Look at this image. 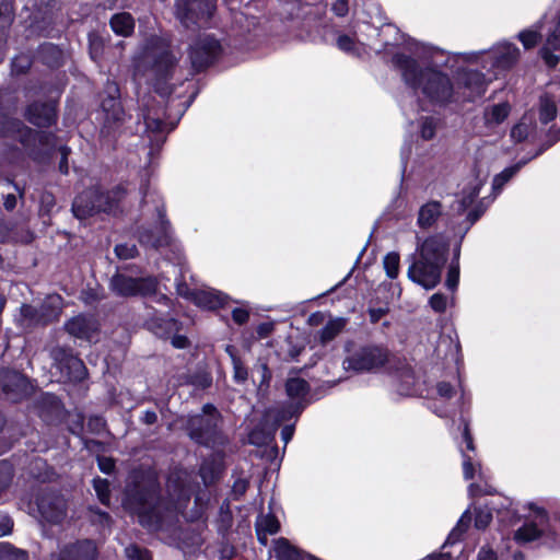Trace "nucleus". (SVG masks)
I'll use <instances>...</instances> for the list:
<instances>
[{
	"instance_id": "nucleus-37",
	"label": "nucleus",
	"mask_w": 560,
	"mask_h": 560,
	"mask_svg": "<svg viewBox=\"0 0 560 560\" xmlns=\"http://www.w3.org/2000/svg\"><path fill=\"white\" fill-rule=\"evenodd\" d=\"M228 352L230 353L231 355V359H232V363H233V370H234V374H233V377L235 380V382L237 383H244L246 380H247V376H248V373H247V369L244 366L243 362L241 361L240 358H237L231 350L230 347H228Z\"/></svg>"
},
{
	"instance_id": "nucleus-20",
	"label": "nucleus",
	"mask_w": 560,
	"mask_h": 560,
	"mask_svg": "<svg viewBox=\"0 0 560 560\" xmlns=\"http://www.w3.org/2000/svg\"><path fill=\"white\" fill-rule=\"evenodd\" d=\"M534 520L526 522L520 527L515 534L514 539L520 544L530 542L540 537L547 526V514L542 509L535 508Z\"/></svg>"
},
{
	"instance_id": "nucleus-47",
	"label": "nucleus",
	"mask_w": 560,
	"mask_h": 560,
	"mask_svg": "<svg viewBox=\"0 0 560 560\" xmlns=\"http://www.w3.org/2000/svg\"><path fill=\"white\" fill-rule=\"evenodd\" d=\"M13 556L16 560H26V553L24 551L14 552L9 545L0 547V560H10Z\"/></svg>"
},
{
	"instance_id": "nucleus-31",
	"label": "nucleus",
	"mask_w": 560,
	"mask_h": 560,
	"mask_svg": "<svg viewBox=\"0 0 560 560\" xmlns=\"http://www.w3.org/2000/svg\"><path fill=\"white\" fill-rule=\"evenodd\" d=\"M345 327V320L341 318L330 319L320 330V341L323 343L332 340Z\"/></svg>"
},
{
	"instance_id": "nucleus-16",
	"label": "nucleus",
	"mask_w": 560,
	"mask_h": 560,
	"mask_svg": "<svg viewBox=\"0 0 560 560\" xmlns=\"http://www.w3.org/2000/svg\"><path fill=\"white\" fill-rule=\"evenodd\" d=\"M156 212L159 225L154 228V231H141L138 236L140 244L152 248L164 247L170 245L172 242V236L170 233V223L165 219V210L164 205L162 202L156 205Z\"/></svg>"
},
{
	"instance_id": "nucleus-55",
	"label": "nucleus",
	"mask_w": 560,
	"mask_h": 560,
	"mask_svg": "<svg viewBox=\"0 0 560 560\" xmlns=\"http://www.w3.org/2000/svg\"><path fill=\"white\" fill-rule=\"evenodd\" d=\"M348 1L347 0H337L334 4H332V11L338 15V16H345L347 13H348Z\"/></svg>"
},
{
	"instance_id": "nucleus-35",
	"label": "nucleus",
	"mask_w": 560,
	"mask_h": 560,
	"mask_svg": "<svg viewBox=\"0 0 560 560\" xmlns=\"http://www.w3.org/2000/svg\"><path fill=\"white\" fill-rule=\"evenodd\" d=\"M541 28V23L535 26V28H528L520 32L518 39L522 42L523 46L526 49L533 48L540 37L539 31Z\"/></svg>"
},
{
	"instance_id": "nucleus-25",
	"label": "nucleus",
	"mask_w": 560,
	"mask_h": 560,
	"mask_svg": "<svg viewBox=\"0 0 560 560\" xmlns=\"http://www.w3.org/2000/svg\"><path fill=\"white\" fill-rule=\"evenodd\" d=\"M228 296L223 293L207 289V290H198L194 294L192 302L203 308L215 310L225 304Z\"/></svg>"
},
{
	"instance_id": "nucleus-53",
	"label": "nucleus",
	"mask_w": 560,
	"mask_h": 560,
	"mask_svg": "<svg viewBox=\"0 0 560 560\" xmlns=\"http://www.w3.org/2000/svg\"><path fill=\"white\" fill-rule=\"evenodd\" d=\"M550 50H552L550 47L544 46L540 51L541 57L549 67H555L558 63V57L553 55Z\"/></svg>"
},
{
	"instance_id": "nucleus-11",
	"label": "nucleus",
	"mask_w": 560,
	"mask_h": 560,
	"mask_svg": "<svg viewBox=\"0 0 560 560\" xmlns=\"http://www.w3.org/2000/svg\"><path fill=\"white\" fill-rule=\"evenodd\" d=\"M50 357L63 381L80 382L84 380L86 375L85 365L78 357L72 354L70 349L55 347L50 351Z\"/></svg>"
},
{
	"instance_id": "nucleus-64",
	"label": "nucleus",
	"mask_w": 560,
	"mask_h": 560,
	"mask_svg": "<svg viewBox=\"0 0 560 560\" xmlns=\"http://www.w3.org/2000/svg\"><path fill=\"white\" fill-rule=\"evenodd\" d=\"M158 420V416L154 411H151V410H147L144 411L143 413V417H142V421L145 423V424H153L155 423Z\"/></svg>"
},
{
	"instance_id": "nucleus-7",
	"label": "nucleus",
	"mask_w": 560,
	"mask_h": 560,
	"mask_svg": "<svg viewBox=\"0 0 560 560\" xmlns=\"http://www.w3.org/2000/svg\"><path fill=\"white\" fill-rule=\"evenodd\" d=\"M342 368L353 374L375 372L388 361L386 349L377 346H347Z\"/></svg>"
},
{
	"instance_id": "nucleus-50",
	"label": "nucleus",
	"mask_w": 560,
	"mask_h": 560,
	"mask_svg": "<svg viewBox=\"0 0 560 560\" xmlns=\"http://www.w3.org/2000/svg\"><path fill=\"white\" fill-rule=\"evenodd\" d=\"M197 290H191L184 281H179L176 284V292L179 296L192 301L194 294Z\"/></svg>"
},
{
	"instance_id": "nucleus-17",
	"label": "nucleus",
	"mask_w": 560,
	"mask_h": 560,
	"mask_svg": "<svg viewBox=\"0 0 560 560\" xmlns=\"http://www.w3.org/2000/svg\"><path fill=\"white\" fill-rule=\"evenodd\" d=\"M40 516L48 523L60 524L67 517L66 499L54 492H45L37 499Z\"/></svg>"
},
{
	"instance_id": "nucleus-10",
	"label": "nucleus",
	"mask_w": 560,
	"mask_h": 560,
	"mask_svg": "<svg viewBox=\"0 0 560 560\" xmlns=\"http://www.w3.org/2000/svg\"><path fill=\"white\" fill-rule=\"evenodd\" d=\"M215 10V0H176V18L186 28L208 23Z\"/></svg>"
},
{
	"instance_id": "nucleus-34",
	"label": "nucleus",
	"mask_w": 560,
	"mask_h": 560,
	"mask_svg": "<svg viewBox=\"0 0 560 560\" xmlns=\"http://www.w3.org/2000/svg\"><path fill=\"white\" fill-rule=\"evenodd\" d=\"M280 528L278 520L271 515H260L256 522V532L268 533L269 535L276 534Z\"/></svg>"
},
{
	"instance_id": "nucleus-48",
	"label": "nucleus",
	"mask_w": 560,
	"mask_h": 560,
	"mask_svg": "<svg viewBox=\"0 0 560 560\" xmlns=\"http://www.w3.org/2000/svg\"><path fill=\"white\" fill-rule=\"evenodd\" d=\"M435 135V124L432 118H424L421 122V137L424 140H431Z\"/></svg>"
},
{
	"instance_id": "nucleus-44",
	"label": "nucleus",
	"mask_w": 560,
	"mask_h": 560,
	"mask_svg": "<svg viewBox=\"0 0 560 560\" xmlns=\"http://www.w3.org/2000/svg\"><path fill=\"white\" fill-rule=\"evenodd\" d=\"M430 306L436 313H443L447 307V298L442 293H434L429 301Z\"/></svg>"
},
{
	"instance_id": "nucleus-12",
	"label": "nucleus",
	"mask_w": 560,
	"mask_h": 560,
	"mask_svg": "<svg viewBox=\"0 0 560 560\" xmlns=\"http://www.w3.org/2000/svg\"><path fill=\"white\" fill-rule=\"evenodd\" d=\"M158 281L153 277L130 278L125 275L117 273L110 280L113 291L121 296H147L154 294Z\"/></svg>"
},
{
	"instance_id": "nucleus-23",
	"label": "nucleus",
	"mask_w": 560,
	"mask_h": 560,
	"mask_svg": "<svg viewBox=\"0 0 560 560\" xmlns=\"http://www.w3.org/2000/svg\"><path fill=\"white\" fill-rule=\"evenodd\" d=\"M102 108L105 114L104 129H106L107 132L110 131L114 125L124 121L125 112L116 97L110 96L103 100Z\"/></svg>"
},
{
	"instance_id": "nucleus-14",
	"label": "nucleus",
	"mask_w": 560,
	"mask_h": 560,
	"mask_svg": "<svg viewBox=\"0 0 560 560\" xmlns=\"http://www.w3.org/2000/svg\"><path fill=\"white\" fill-rule=\"evenodd\" d=\"M221 49L219 42L210 36H200L190 47L189 58L195 70L200 71L213 62Z\"/></svg>"
},
{
	"instance_id": "nucleus-46",
	"label": "nucleus",
	"mask_w": 560,
	"mask_h": 560,
	"mask_svg": "<svg viewBox=\"0 0 560 560\" xmlns=\"http://www.w3.org/2000/svg\"><path fill=\"white\" fill-rule=\"evenodd\" d=\"M458 281H459V267H458V265H451L448 272H447L446 282H445L447 289H450L452 291L456 290V288L458 285Z\"/></svg>"
},
{
	"instance_id": "nucleus-58",
	"label": "nucleus",
	"mask_w": 560,
	"mask_h": 560,
	"mask_svg": "<svg viewBox=\"0 0 560 560\" xmlns=\"http://www.w3.org/2000/svg\"><path fill=\"white\" fill-rule=\"evenodd\" d=\"M259 370H260V374H261V381H260L259 387H261L264 385L268 386L270 378H271L270 370L268 369L266 363L260 364Z\"/></svg>"
},
{
	"instance_id": "nucleus-41",
	"label": "nucleus",
	"mask_w": 560,
	"mask_h": 560,
	"mask_svg": "<svg viewBox=\"0 0 560 560\" xmlns=\"http://www.w3.org/2000/svg\"><path fill=\"white\" fill-rule=\"evenodd\" d=\"M125 553L129 560H152L151 552L138 547L137 545L126 547Z\"/></svg>"
},
{
	"instance_id": "nucleus-38",
	"label": "nucleus",
	"mask_w": 560,
	"mask_h": 560,
	"mask_svg": "<svg viewBox=\"0 0 560 560\" xmlns=\"http://www.w3.org/2000/svg\"><path fill=\"white\" fill-rule=\"evenodd\" d=\"M521 168V164L508 167L498 174L493 179V189L500 190Z\"/></svg>"
},
{
	"instance_id": "nucleus-62",
	"label": "nucleus",
	"mask_w": 560,
	"mask_h": 560,
	"mask_svg": "<svg viewBox=\"0 0 560 560\" xmlns=\"http://www.w3.org/2000/svg\"><path fill=\"white\" fill-rule=\"evenodd\" d=\"M477 560H497V556L491 549L482 548L478 553Z\"/></svg>"
},
{
	"instance_id": "nucleus-1",
	"label": "nucleus",
	"mask_w": 560,
	"mask_h": 560,
	"mask_svg": "<svg viewBox=\"0 0 560 560\" xmlns=\"http://www.w3.org/2000/svg\"><path fill=\"white\" fill-rule=\"evenodd\" d=\"M156 477L151 471L135 470L128 478L124 505L132 514H136L142 526L149 529H159L164 518L163 510L173 514L183 509L189 500V490L184 486L171 492L172 479L168 480V499L161 500L156 497Z\"/></svg>"
},
{
	"instance_id": "nucleus-19",
	"label": "nucleus",
	"mask_w": 560,
	"mask_h": 560,
	"mask_svg": "<svg viewBox=\"0 0 560 560\" xmlns=\"http://www.w3.org/2000/svg\"><path fill=\"white\" fill-rule=\"evenodd\" d=\"M67 332L75 338L92 341L97 335L100 324L92 315H78L65 324Z\"/></svg>"
},
{
	"instance_id": "nucleus-42",
	"label": "nucleus",
	"mask_w": 560,
	"mask_h": 560,
	"mask_svg": "<svg viewBox=\"0 0 560 560\" xmlns=\"http://www.w3.org/2000/svg\"><path fill=\"white\" fill-rule=\"evenodd\" d=\"M32 61L28 55L22 54L20 56H16L12 60V72L15 74H22L30 69Z\"/></svg>"
},
{
	"instance_id": "nucleus-24",
	"label": "nucleus",
	"mask_w": 560,
	"mask_h": 560,
	"mask_svg": "<svg viewBox=\"0 0 560 560\" xmlns=\"http://www.w3.org/2000/svg\"><path fill=\"white\" fill-rule=\"evenodd\" d=\"M441 214L442 205L436 200L428 201L419 209L417 224L423 230L433 228Z\"/></svg>"
},
{
	"instance_id": "nucleus-59",
	"label": "nucleus",
	"mask_w": 560,
	"mask_h": 560,
	"mask_svg": "<svg viewBox=\"0 0 560 560\" xmlns=\"http://www.w3.org/2000/svg\"><path fill=\"white\" fill-rule=\"evenodd\" d=\"M98 466L103 472L109 474L114 469L115 464L110 458H100Z\"/></svg>"
},
{
	"instance_id": "nucleus-5",
	"label": "nucleus",
	"mask_w": 560,
	"mask_h": 560,
	"mask_svg": "<svg viewBox=\"0 0 560 560\" xmlns=\"http://www.w3.org/2000/svg\"><path fill=\"white\" fill-rule=\"evenodd\" d=\"M308 390L310 386L305 380L301 377H289L285 382V393L291 399V404L288 408L279 411L278 415H273L272 411H268L265 416V420L268 422L269 420L275 419V424L266 432H262L259 429L253 430L249 434L250 442L253 444L261 445L273 440L278 425L302 411L304 408L302 401L306 397Z\"/></svg>"
},
{
	"instance_id": "nucleus-29",
	"label": "nucleus",
	"mask_w": 560,
	"mask_h": 560,
	"mask_svg": "<svg viewBox=\"0 0 560 560\" xmlns=\"http://www.w3.org/2000/svg\"><path fill=\"white\" fill-rule=\"evenodd\" d=\"M510 105L508 103H499L485 108L483 119L488 127H494L503 122L510 114Z\"/></svg>"
},
{
	"instance_id": "nucleus-4",
	"label": "nucleus",
	"mask_w": 560,
	"mask_h": 560,
	"mask_svg": "<svg viewBox=\"0 0 560 560\" xmlns=\"http://www.w3.org/2000/svg\"><path fill=\"white\" fill-rule=\"evenodd\" d=\"M393 61L406 84L413 90H421L431 102L445 104L452 100L454 89L446 74L431 68L422 70L415 59L404 54L395 55Z\"/></svg>"
},
{
	"instance_id": "nucleus-28",
	"label": "nucleus",
	"mask_w": 560,
	"mask_h": 560,
	"mask_svg": "<svg viewBox=\"0 0 560 560\" xmlns=\"http://www.w3.org/2000/svg\"><path fill=\"white\" fill-rule=\"evenodd\" d=\"M535 116L526 113L520 121L512 128L511 138L515 142H522L528 139L535 132Z\"/></svg>"
},
{
	"instance_id": "nucleus-45",
	"label": "nucleus",
	"mask_w": 560,
	"mask_h": 560,
	"mask_svg": "<svg viewBox=\"0 0 560 560\" xmlns=\"http://www.w3.org/2000/svg\"><path fill=\"white\" fill-rule=\"evenodd\" d=\"M115 253L120 259H130L137 255L138 250L137 247L132 244H119L116 245Z\"/></svg>"
},
{
	"instance_id": "nucleus-6",
	"label": "nucleus",
	"mask_w": 560,
	"mask_h": 560,
	"mask_svg": "<svg viewBox=\"0 0 560 560\" xmlns=\"http://www.w3.org/2000/svg\"><path fill=\"white\" fill-rule=\"evenodd\" d=\"M125 195L126 191L120 186L107 192L92 187L75 197L72 203V212L80 220L100 212L115 213Z\"/></svg>"
},
{
	"instance_id": "nucleus-22",
	"label": "nucleus",
	"mask_w": 560,
	"mask_h": 560,
	"mask_svg": "<svg viewBox=\"0 0 560 560\" xmlns=\"http://www.w3.org/2000/svg\"><path fill=\"white\" fill-rule=\"evenodd\" d=\"M492 74L486 78L485 74L475 70H463L459 73V83L470 91L469 97L480 96L485 93L488 82L492 81Z\"/></svg>"
},
{
	"instance_id": "nucleus-43",
	"label": "nucleus",
	"mask_w": 560,
	"mask_h": 560,
	"mask_svg": "<svg viewBox=\"0 0 560 560\" xmlns=\"http://www.w3.org/2000/svg\"><path fill=\"white\" fill-rule=\"evenodd\" d=\"M492 520V514L488 510L477 509L475 512V526L479 529L486 528Z\"/></svg>"
},
{
	"instance_id": "nucleus-49",
	"label": "nucleus",
	"mask_w": 560,
	"mask_h": 560,
	"mask_svg": "<svg viewBox=\"0 0 560 560\" xmlns=\"http://www.w3.org/2000/svg\"><path fill=\"white\" fill-rule=\"evenodd\" d=\"M463 472H464V478L467 480L472 479L475 476L472 459L470 456L466 455L465 453H463Z\"/></svg>"
},
{
	"instance_id": "nucleus-63",
	"label": "nucleus",
	"mask_w": 560,
	"mask_h": 560,
	"mask_svg": "<svg viewBox=\"0 0 560 560\" xmlns=\"http://www.w3.org/2000/svg\"><path fill=\"white\" fill-rule=\"evenodd\" d=\"M294 429L292 425H285L281 431V439L287 445L293 436Z\"/></svg>"
},
{
	"instance_id": "nucleus-60",
	"label": "nucleus",
	"mask_w": 560,
	"mask_h": 560,
	"mask_svg": "<svg viewBox=\"0 0 560 560\" xmlns=\"http://www.w3.org/2000/svg\"><path fill=\"white\" fill-rule=\"evenodd\" d=\"M463 438H464V440L466 442L467 448L469 451H475V445H474L472 436H471V434L469 432L468 423L464 424Z\"/></svg>"
},
{
	"instance_id": "nucleus-26",
	"label": "nucleus",
	"mask_w": 560,
	"mask_h": 560,
	"mask_svg": "<svg viewBox=\"0 0 560 560\" xmlns=\"http://www.w3.org/2000/svg\"><path fill=\"white\" fill-rule=\"evenodd\" d=\"M272 550L277 560H306L308 556L291 545L285 538L276 539Z\"/></svg>"
},
{
	"instance_id": "nucleus-33",
	"label": "nucleus",
	"mask_w": 560,
	"mask_h": 560,
	"mask_svg": "<svg viewBox=\"0 0 560 560\" xmlns=\"http://www.w3.org/2000/svg\"><path fill=\"white\" fill-rule=\"evenodd\" d=\"M400 256L397 252H390L383 258V266L388 278L395 279L399 275Z\"/></svg>"
},
{
	"instance_id": "nucleus-2",
	"label": "nucleus",
	"mask_w": 560,
	"mask_h": 560,
	"mask_svg": "<svg viewBox=\"0 0 560 560\" xmlns=\"http://www.w3.org/2000/svg\"><path fill=\"white\" fill-rule=\"evenodd\" d=\"M177 61L170 43L165 38L152 36L135 60L133 80L139 85H152L161 95H167L171 91L164 83L171 78Z\"/></svg>"
},
{
	"instance_id": "nucleus-13",
	"label": "nucleus",
	"mask_w": 560,
	"mask_h": 560,
	"mask_svg": "<svg viewBox=\"0 0 560 560\" xmlns=\"http://www.w3.org/2000/svg\"><path fill=\"white\" fill-rule=\"evenodd\" d=\"M60 312L59 296H49L39 308L32 305H23L21 307V314L26 326L46 325L57 320L60 316Z\"/></svg>"
},
{
	"instance_id": "nucleus-61",
	"label": "nucleus",
	"mask_w": 560,
	"mask_h": 560,
	"mask_svg": "<svg viewBox=\"0 0 560 560\" xmlns=\"http://www.w3.org/2000/svg\"><path fill=\"white\" fill-rule=\"evenodd\" d=\"M172 345L177 349H184L188 346V339L185 336H174Z\"/></svg>"
},
{
	"instance_id": "nucleus-21",
	"label": "nucleus",
	"mask_w": 560,
	"mask_h": 560,
	"mask_svg": "<svg viewBox=\"0 0 560 560\" xmlns=\"http://www.w3.org/2000/svg\"><path fill=\"white\" fill-rule=\"evenodd\" d=\"M27 120L38 127H48L56 119V105L52 101L46 103H33L26 110Z\"/></svg>"
},
{
	"instance_id": "nucleus-36",
	"label": "nucleus",
	"mask_w": 560,
	"mask_h": 560,
	"mask_svg": "<svg viewBox=\"0 0 560 560\" xmlns=\"http://www.w3.org/2000/svg\"><path fill=\"white\" fill-rule=\"evenodd\" d=\"M470 520L471 517L468 511H466L457 522L456 527L448 535L446 544L456 542L460 538L462 534L468 528Z\"/></svg>"
},
{
	"instance_id": "nucleus-52",
	"label": "nucleus",
	"mask_w": 560,
	"mask_h": 560,
	"mask_svg": "<svg viewBox=\"0 0 560 560\" xmlns=\"http://www.w3.org/2000/svg\"><path fill=\"white\" fill-rule=\"evenodd\" d=\"M232 317L236 324L243 325L248 320L249 313L245 308H234L232 312Z\"/></svg>"
},
{
	"instance_id": "nucleus-32",
	"label": "nucleus",
	"mask_w": 560,
	"mask_h": 560,
	"mask_svg": "<svg viewBox=\"0 0 560 560\" xmlns=\"http://www.w3.org/2000/svg\"><path fill=\"white\" fill-rule=\"evenodd\" d=\"M337 46L340 50L353 56H360L364 51V46L348 35H339Z\"/></svg>"
},
{
	"instance_id": "nucleus-8",
	"label": "nucleus",
	"mask_w": 560,
	"mask_h": 560,
	"mask_svg": "<svg viewBox=\"0 0 560 560\" xmlns=\"http://www.w3.org/2000/svg\"><path fill=\"white\" fill-rule=\"evenodd\" d=\"M220 415L212 405H205L202 413L190 416L186 422L189 436L197 443L214 446L223 443L218 424Z\"/></svg>"
},
{
	"instance_id": "nucleus-56",
	"label": "nucleus",
	"mask_w": 560,
	"mask_h": 560,
	"mask_svg": "<svg viewBox=\"0 0 560 560\" xmlns=\"http://www.w3.org/2000/svg\"><path fill=\"white\" fill-rule=\"evenodd\" d=\"M248 482L245 479H237L232 488L233 494L235 497H241L245 493L247 489Z\"/></svg>"
},
{
	"instance_id": "nucleus-27",
	"label": "nucleus",
	"mask_w": 560,
	"mask_h": 560,
	"mask_svg": "<svg viewBox=\"0 0 560 560\" xmlns=\"http://www.w3.org/2000/svg\"><path fill=\"white\" fill-rule=\"evenodd\" d=\"M109 25L116 35L128 37L135 31V19L128 12L116 13L110 18Z\"/></svg>"
},
{
	"instance_id": "nucleus-39",
	"label": "nucleus",
	"mask_w": 560,
	"mask_h": 560,
	"mask_svg": "<svg viewBox=\"0 0 560 560\" xmlns=\"http://www.w3.org/2000/svg\"><path fill=\"white\" fill-rule=\"evenodd\" d=\"M93 487L98 500L103 504L109 503V482L106 479L96 478L93 480Z\"/></svg>"
},
{
	"instance_id": "nucleus-30",
	"label": "nucleus",
	"mask_w": 560,
	"mask_h": 560,
	"mask_svg": "<svg viewBox=\"0 0 560 560\" xmlns=\"http://www.w3.org/2000/svg\"><path fill=\"white\" fill-rule=\"evenodd\" d=\"M558 108L556 106L555 100L548 95H545L540 98V107H539V119L541 124L546 125L553 120L557 116Z\"/></svg>"
},
{
	"instance_id": "nucleus-40",
	"label": "nucleus",
	"mask_w": 560,
	"mask_h": 560,
	"mask_svg": "<svg viewBox=\"0 0 560 560\" xmlns=\"http://www.w3.org/2000/svg\"><path fill=\"white\" fill-rule=\"evenodd\" d=\"M89 44H90V55L93 60H98L104 50V40L101 36L95 34H90L89 36Z\"/></svg>"
},
{
	"instance_id": "nucleus-9",
	"label": "nucleus",
	"mask_w": 560,
	"mask_h": 560,
	"mask_svg": "<svg viewBox=\"0 0 560 560\" xmlns=\"http://www.w3.org/2000/svg\"><path fill=\"white\" fill-rule=\"evenodd\" d=\"M520 58V49L516 45L508 42L498 43L485 54H471L470 59L481 62L482 68L487 69L492 78L510 70Z\"/></svg>"
},
{
	"instance_id": "nucleus-3",
	"label": "nucleus",
	"mask_w": 560,
	"mask_h": 560,
	"mask_svg": "<svg viewBox=\"0 0 560 560\" xmlns=\"http://www.w3.org/2000/svg\"><path fill=\"white\" fill-rule=\"evenodd\" d=\"M447 249V243L440 235L419 240L416 252L408 257L410 262L407 270L408 279L425 290L435 288L441 281Z\"/></svg>"
},
{
	"instance_id": "nucleus-57",
	"label": "nucleus",
	"mask_w": 560,
	"mask_h": 560,
	"mask_svg": "<svg viewBox=\"0 0 560 560\" xmlns=\"http://www.w3.org/2000/svg\"><path fill=\"white\" fill-rule=\"evenodd\" d=\"M61 151V161L59 164V170L63 174H68L69 166H68V154L70 153V149L67 147H62L60 149Z\"/></svg>"
},
{
	"instance_id": "nucleus-54",
	"label": "nucleus",
	"mask_w": 560,
	"mask_h": 560,
	"mask_svg": "<svg viewBox=\"0 0 560 560\" xmlns=\"http://www.w3.org/2000/svg\"><path fill=\"white\" fill-rule=\"evenodd\" d=\"M13 522L8 515H0V537L11 533Z\"/></svg>"
},
{
	"instance_id": "nucleus-51",
	"label": "nucleus",
	"mask_w": 560,
	"mask_h": 560,
	"mask_svg": "<svg viewBox=\"0 0 560 560\" xmlns=\"http://www.w3.org/2000/svg\"><path fill=\"white\" fill-rule=\"evenodd\" d=\"M436 390L440 397L451 398L454 395V388L450 383L441 382L436 385Z\"/></svg>"
},
{
	"instance_id": "nucleus-15",
	"label": "nucleus",
	"mask_w": 560,
	"mask_h": 560,
	"mask_svg": "<svg viewBox=\"0 0 560 560\" xmlns=\"http://www.w3.org/2000/svg\"><path fill=\"white\" fill-rule=\"evenodd\" d=\"M98 551L91 539H78L62 545L48 560H97Z\"/></svg>"
},
{
	"instance_id": "nucleus-18",
	"label": "nucleus",
	"mask_w": 560,
	"mask_h": 560,
	"mask_svg": "<svg viewBox=\"0 0 560 560\" xmlns=\"http://www.w3.org/2000/svg\"><path fill=\"white\" fill-rule=\"evenodd\" d=\"M143 124L145 132L151 141L160 143L164 140L165 133L174 129V125H170L163 120L164 110L160 106L145 105L143 108Z\"/></svg>"
}]
</instances>
